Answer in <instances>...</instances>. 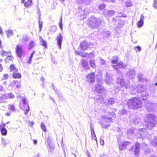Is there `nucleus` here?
Instances as JSON below:
<instances>
[{
    "label": "nucleus",
    "mask_w": 157,
    "mask_h": 157,
    "mask_svg": "<svg viewBox=\"0 0 157 157\" xmlns=\"http://www.w3.org/2000/svg\"><path fill=\"white\" fill-rule=\"evenodd\" d=\"M155 116L152 114H148L145 119V125L147 128L151 129L155 127L156 124V121L155 119Z\"/></svg>",
    "instance_id": "obj_1"
},
{
    "label": "nucleus",
    "mask_w": 157,
    "mask_h": 157,
    "mask_svg": "<svg viewBox=\"0 0 157 157\" xmlns=\"http://www.w3.org/2000/svg\"><path fill=\"white\" fill-rule=\"evenodd\" d=\"M128 105L130 109H137L141 107L142 104L141 100L139 98H133L128 100Z\"/></svg>",
    "instance_id": "obj_2"
},
{
    "label": "nucleus",
    "mask_w": 157,
    "mask_h": 157,
    "mask_svg": "<svg viewBox=\"0 0 157 157\" xmlns=\"http://www.w3.org/2000/svg\"><path fill=\"white\" fill-rule=\"evenodd\" d=\"M95 91L98 93L100 96L96 97V98L97 100V101L98 103H101L104 101V97L102 95L105 92L104 88L103 87L102 83H99L98 82L97 84L95 86V88L94 89Z\"/></svg>",
    "instance_id": "obj_3"
},
{
    "label": "nucleus",
    "mask_w": 157,
    "mask_h": 157,
    "mask_svg": "<svg viewBox=\"0 0 157 157\" xmlns=\"http://www.w3.org/2000/svg\"><path fill=\"white\" fill-rule=\"evenodd\" d=\"M21 101L22 103H20V108L22 110H24L25 114L27 115L30 110L27 99L25 98L22 97Z\"/></svg>",
    "instance_id": "obj_4"
},
{
    "label": "nucleus",
    "mask_w": 157,
    "mask_h": 157,
    "mask_svg": "<svg viewBox=\"0 0 157 157\" xmlns=\"http://www.w3.org/2000/svg\"><path fill=\"white\" fill-rule=\"evenodd\" d=\"M89 26L93 28H95L99 26L101 24V21L99 18L91 17L88 21Z\"/></svg>",
    "instance_id": "obj_5"
},
{
    "label": "nucleus",
    "mask_w": 157,
    "mask_h": 157,
    "mask_svg": "<svg viewBox=\"0 0 157 157\" xmlns=\"http://www.w3.org/2000/svg\"><path fill=\"white\" fill-rule=\"evenodd\" d=\"M101 122L102 127L106 128L110 125L112 121L111 118L105 116H102L101 117Z\"/></svg>",
    "instance_id": "obj_6"
},
{
    "label": "nucleus",
    "mask_w": 157,
    "mask_h": 157,
    "mask_svg": "<svg viewBox=\"0 0 157 157\" xmlns=\"http://www.w3.org/2000/svg\"><path fill=\"white\" fill-rule=\"evenodd\" d=\"M136 135L139 138L142 139L146 138L147 136L146 129L145 128H140Z\"/></svg>",
    "instance_id": "obj_7"
},
{
    "label": "nucleus",
    "mask_w": 157,
    "mask_h": 157,
    "mask_svg": "<svg viewBox=\"0 0 157 157\" xmlns=\"http://www.w3.org/2000/svg\"><path fill=\"white\" fill-rule=\"evenodd\" d=\"M130 142L128 141H124L120 140L118 141V147L120 150H122L125 148L127 145L129 144Z\"/></svg>",
    "instance_id": "obj_8"
},
{
    "label": "nucleus",
    "mask_w": 157,
    "mask_h": 157,
    "mask_svg": "<svg viewBox=\"0 0 157 157\" xmlns=\"http://www.w3.org/2000/svg\"><path fill=\"white\" fill-rule=\"evenodd\" d=\"M16 51L17 56L19 57H21L23 53V52L22 50V46L21 45H17L16 47Z\"/></svg>",
    "instance_id": "obj_9"
},
{
    "label": "nucleus",
    "mask_w": 157,
    "mask_h": 157,
    "mask_svg": "<svg viewBox=\"0 0 157 157\" xmlns=\"http://www.w3.org/2000/svg\"><path fill=\"white\" fill-rule=\"evenodd\" d=\"M94 74L93 72L88 74L86 77V80L89 82L93 83L95 80Z\"/></svg>",
    "instance_id": "obj_10"
},
{
    "label": "nucleus",
    "mask_w": 157,
    "mask_h": 157,
    "mask_svg": "<svg viewBox=\"0 0 157 157\" xmlns=\"http://www.w3.org/2000/svg\"><path fill=\"white\" fill-rule=\"evenodd\" d=\"M113 68L116 69L118 70L120 68L123 69L125 68L126 67L125 64H123L121 62H120L116 65H113L112 66Z\"/></svg>",
    "instance_id": "obj_11"
},
{
    "label": "nucleus",
    "mask_w": 157,
    "mask_h": 157,
    "mask_svg": "<svg viewBox=\"0 0 157 157\" xmlns=\"http://www.w3.org/2000/svg\"><path fill=\"white\" fill-rule=\"evenodd\" d=\"M56 40L57 41V45L59 46V48L61 49V45L63 40V37L60 33L58 35L56 38Z\"/></svg>",
    "instance_id": "obj_12"
},
{
    "label": "nucleus",
    "mask_w": 157,
    "mask_h": 157,
    "mask_svg": "<svg viewBox=\"0 0 157 157\" xmlns=\"http://www.w3.org/2000/svg\"><path fill=\"white\" fill-rule=\"evenodd\" d=\"M80 48L82 52L86 50L89 47V43L86 42H83L80 44Z\"/></svg>",
    "instance_id": "obj_13"
},
{
    "label": "nucleus",
    "mask_w": 157,
    "mask_h": 157,
    "mask_svg": "<svg viewBox=\"0 0 157 157\" xmlns=\"http://www.w3.org/2000/svg\"><path fill=\"white\" fill-rule=\"evenodd\" d=\"M21 3H24V6L26 8L30 6L32 4V0H22Z\"/></svg>",
    "instance_id": "obj_14"
},
{
    "label": "nucleus",
    "mask_w": 157,
    "mask_h": 157,
    "mask_svg": "<svg viewBox=\"0 0 157 157\" xmlns=\"http://www.w3.org/2000/svg\"><path fill=\"white\" fill-rule=\"evenodd\" d=\"M144 18V17L143 15L141 14V15L140 21H139L136 24L138 28H140L143 26Z\"/></svg>",
    "instance_id": "obj_15"
},
{
    "label": "nucleus",
    "mask_w": 157,
    "mask_h": 157,
    "mask_svg": "<svg viewBox=\"0 0 157 157\" xmlns=\"http://www.w3.org/2000/svg\"><path fill=\"white\" fill-rule=\"evenodd\" d=\"M140 150V144L138 142L136 143L135 145L134 149V154L136 156H138L139 154Z\"/></svg>",
    "instance_id": "obj_16"
},
{
    "label": "nucleus",
    "mask_w": 157,
    "mask_h": 157,
    "mask_svg": "<svg viewBox=\"0 0 157 157\" xmlns=\"http://www.w3.org/2000/svg\"><path fill=\"white\" fill-rule=\"evenodd\" d=\"M9 86H12L13 87H15L17 88H19L21 87V84L20 82H17L16 80H13V82L10 83Z\"/></svg>",
    "instance_id": "obj_17"
},
{
    "label": "nucleus",
    "mask_w": 157,
    "mask_h": 157,
    "mask_svg": "<svg viewBox=\"0 0 157 157\" xmlns=\"http://www.w3.org/2000/svg\"><path fill=\"white\" fill-rule=\"evenodd\" d=\"M140 89H142V87H139L137 88L136 89L135 88H132V87H130V89L131 90L130 93L132 94H136V91H138L139 92H141L142 91V90H140Z\"/></svg>",
    "instance_id": "obj_18"
},
{
    "label": "nucleus",
    "mask_w": 157,
    "mask_h": 157,
    "mask_svg": "<svg viewBox=\"0 0 157 157\" xmlns=\"http://www.w3.org/2000/svg\"><path fill=\"white\" fill-rule=\"evenodd\" d=\"M146 106L147 109H150L155 108L157 105L156 104L154 103L149 102L146 104Z\"/></svg>",
    "instance_id": "obj_19"
},
{
    "label": "nucleus",
    "mask_w": 157,
    "mask_h": 157,
    "mask_svg": "<svg viewBox=\"0 0 157 157\" xmlns=\"http://www.w3.org/2000/svg\"><path fill=\"white\" fill-rule=\"evenodd\" d=\"M97 82L99 83H101L102 82V72L101 71L98 72L97 75Z\"/></svg>",
    "instance_id": "obj_20"
},
{
    "label": "nucleus",
    "mask_w": 157,
    "mask_h": 157,
    "mask_svg": "<svg viewBox=\"0 0 157 157\" xmlns=\"http://www.w3.org/2000/svg\"><path fill=\"white\" fill-rule=\"evenodd\" d=\"M2 144L3 147H5L7 144H9L10 142V140H6L4 138H2Z\"/></svg>",
    "instance_id": "obj_21"
},
{
    "label": "nucleus",
    "mask_w": 157,
    "mask_h": 157,
    "mask_svg": "<svg viewBox=\"0 0 157 157\" xmlns=\"http://www.w3.org/2000/svg\"><path fill=\"white\" fill-rule=\"evenodd\" d=\"M40 43L42 45L45 47L47 48V42L44 40L41 37H40Z\"/></svg>",
    "instance_id": "obj_22"
},
{
    "label": "nucleus",
    "mask_w": 157,
    "mask_h": 157,
    "mask_svg": "<svg viewBox=\"0 0 157 157\" xmlns=\"http://www.w3.org/2000/svg\"><path fill=\"white\" fill-rule=\"evenodd\" d=\"M112 81L111 77H110L109 75L107 73L106 74V77L105 79V81L107 83H111Z\"/></svg>",
    "instance_id": "obj_23"
},
{
    "label": "nucleus",
    "mask_w": 157,
    "mask_h": 157,
    "mask_svg": "<svg viewBox=\"0 0 157 157\" xmlns=\"http://www.w3.org/2000/svg\"><path fill=\"white\" fill-rule=\"evenodd\" d=\"M120 85L121 86H124L126 88H128V86L130 84L129 82H128V83L127 84L125 83V82H124L123 79H120Z\"/></svg>",
    "instance_id": "obj_24"
},
{
    "label": "nucleus",
    "mask_w": 157,
    "mask_h": 157,
    "mask_svg": "<svg viewBox=\"0 0 157 157\" xmlns=\"http://www.w3.org/2000/svg\"><path fill=\"white\" fill-rule=\"evenodd\" d=\"M82 65L86 70H88L89 69V66L87 62L84 60H82Z\"/></svg>",
    "instance_id": "obj_25"
},
{
    "label": "nucleus",
    "mask_w": 157,
    "mask_h": 157,
    "mask_svg": "<svg viewBox=\"0 0 157 157\" xmlns=\"http://www.w3.org/2000/svg\"><path fill=\"white\" fill-rule=\"evenodd\" d=\"M7 99L6 94L2 95L0 98V103H2L5 102Z\"/></svg>",
    "instance_id": "obj_26"
},
{
    "label": "nucleus",
    "mask_w": 157,
    "mask_h": 157,
    "mask_svg": "<svg viewBox=\"0 0 157 157\" xmlns=\"http://www.w3.org/2000/svg\"><path fill=\"white\" fill-rule=\"evenodd\" d=\"M28 37L26 35H24L22 37L21 40V41L23 43H25L28 41Z\"/></svg>",
    "instance_id": "obj_27"
},
{
    "label": "nucleus",
    "mask_w": 157,
    "mask_h": 157,
    "mask_svg": "<svg viewBox=\"0 0 157 157\" xmlns=\"http://www.w3.org/2000/svg\"><path fill=\"white\" fill-rule=\"evenodd\" d=\"M13 76L14 78H19L21 77V75L20 73L17 72V71H15L13 73Z\"/></svg>",
    "instance_id": "obj_28"
},
{
    "label": "nucleus",
    "mask_w": 157,
    "mask_h": 157,
    "mask_svg": "<svg viewBox=\"0 0 157 157\" xmlns=\"http://www.w3.org/2000/svg\"><path fill=\"white\" fill-rule=\"evenodd\" d=\"M151 144L154 146H157V138L154 137L151 141Z\"/></svg>",
    "instance_id": "obj_29"
},
{
    "label": "nucleus",
    "mask_w": 157,
    "mask_h": 157,
    "mask_svg": "<svg viewBox=\"0 0 157 157\" xmlns=\"http://www.w3.org/2000/svg\"><path fill=\"white\" fill-rule=\"evenodd\" d=\"M48 148L50 151H53L54 148V146L53 144L52 143H49L48 144Z\"/></svg>",
    "instance_id": "obj_30"
},
{
    "label": "nucleus",
    "mask_w": 157,
    "mask_h": 157,
    "mask_svg": "<svg viewBox=\"0 0 157 157\" xmlns=\"http://www.w3.org/2000/svg\"><path fill=\"white\" fill-rule=\"evenodd\" d=\"M114 13V12L112 10L109 11L107 12L105 11L104 12V14L106 16H110L113 14Z\"/></svg>",
    "instance_id": "obj_31"
},
{
    "label": "nucleus",
    "mask_w": 157,
    "mask_h": 157,
    "mask_svg": "<svg viewBox=\"0 0 157 157\" xmlns=\"http://www.w3.org/2000/svg\"><path fill=\"white\" fill-rule=\"evenodd\" d=\"M35 45V43L33 41H30L29 43V46L28 47V49L29 50H31L32 48H33L34 47V46Z\"/></svg>",
    "instance_id": "obj_32"
},
{
    "label": "nucleus",
    "mask_w": 157,
    "mask_h": 157,
    "mask_svg": "<svg viewBox=\"0 0 157 157\" xmlns=\"http://www.w3.org/2000/svg\"><path fill=\"white\" fill-rule=\"evenodd\" d=\"M131 121L135 125H136L138 124L140 121V120L137 117H135V118L132 120Z\"/></svg>",
    "instance_id": "obj_33"
},
{
    "label": "nucleus",
    "mask_w": 157,
    "mask_h": 157,
    "mask_svg": "<svg viewBox=\"0 0 157 157\" xmlns=\"http://www.w3.org/2000/svg\"><path fill=\"white\" fill-rule=\"evenodd\" d=\"M75 53L76 54L80 55L82 57H88V54H82L81 52H79L78 51H75Z\"/></svg>",
    "instance_id": "obj_34"
},
{
    "label": "nucleus",
    "mask_w": 157,
    "mask_h": 157,
    "mask_svg": "<svg viewBox=\"0 0 157 157\" xmlns=\"http://www.w3.org/2000/svg\"><path fill=\"white\" fill-rule=\"evenodd\" d=\"M6 33L8 37L9 38L13 35V31L11 29H9L7 32Z\"/></svg>",
    "instance_id": "obj_35"
},
{
    "label": "nucleus",
    "mask_w": 157,
    "mask_h": 157,
    "mask_svg": "<svg viewBox=\"0 0 157 157\" xmlns=\"http://www.w3.org/2000/svg\"><path fill=\"white\" fill-rule=\"evenodd\" d=\"M134 130L132 129H129L127 131V135L128 136L130 137L133 136L134 134Z\"/></svg>",
    "instance_id": "obj_36"
},
{
    "label": "nucleus",
    "mask_w": 157,
    "mask_h": 157,
    "mask_svg": "<svg viewBox=\"0 0 157 157\" xmlns=\"http://www.w3.org/2000/svg\"><path fill=\"white\" fill-rule=\"evenodd\" d=\"M10 71L14 73L15 71H17L18 70L13 65H11L10 67Z\"/></svg>",
    "instance_id": "obj_37"
},
{
    "label": "nucleus",
    "mask_w": 157,
    "mask_h": 157,
    "mask_svg": "<svg viewBox=\"0 0 157 157\" xmlns=\"http://www.w3.org/2000/svg\"><path fill=\"white\" fill-rule=\"evenodd\" d=\"M118 61V58L117 56L113 57V59L112 61V63L113 64H115L117 63Z\"/></svg>",
    "instance_id": "obj_38"
},
{
    "label": "nucleus",
    "mask_w": 157,
    "mask_h": 157,
    "mask_svg": "<svg viewBox=\"0 0 157 157\" xmlns=\"http://www.w3.org/2000/svg\"><path fill=\"white\" fill-rule=\"evenodd\" d=\"M90 65L91 67L94 68L96 67V65L95 63V61L94 60L90 59Z\"/></svg>",
    "instance_id": "obj_39"
},
{
    "label": "nucleus",
    "mask_w": 157,
    "mask_h": 157,
    "mask_svg": "<svg viewBox=\"0 0 157 157\" xmlns=\"http://www.w3.org/2000/svg\"><path fill=\"white\" fill-rule=\"evenodd\" d=\"M6 95L7 99L8 98H13L15 97L14 94L12 93H8Z\"/></svg>",
    "instance_id": "obj_40"
},
{
    "label": "nucleus",
    "mask_w": 157,
    "mask_h": 157,
    "mask_svg": "<svg viewBox=\"0 0 157 157\" xmlns=\"http://www.w3.org/2000/svg\"><path fill=\"white\" fill-rule=\"evenodd\" d=\"M8 108L9 110L12 111H14L15 109L14 105H9L8 106Z\"/></svg>",
    "instance_id": "obj_41"
},
{
    "label": "nucleus",
    "mask_w": 157,
    "mask_h": 157,
    "mask_svg": "<svg viewBox=\"0 0 157 157\" xmlns=\"http://www.w3.org/2000/svg\"><path fill=\"white\" fill-rule=\"evenodd\" d=\"M35 51L33 52L30 55V56L29 57L28 60L27 62L28 63H30L31 62L32 59L33 57V55L35 54Z\"/></svg>",
    "instance_id": "obj_42"
},
{
    "label": "nucleus",
    "mask_w": 157,
    "mask_h": 157,
    "mask_svg": "<svg viewBox=\"0 0 157 157\" xmlns=\"http://www.w3.org/2000/svg\"><path fill=\"white\" fill-rule=\"evenodd\" d=\"M1 132L2 135L3 136H6L7 134V130L5 128L4 129L1 130L0 131Z\"/></svg>",
    "instance_id": "obj_43"
},
{
    "label": "nucleus",
    "mask_w": 157,
    "mask_h": 157,
    "mask_svg": "<svg viewBox=\"0 0 157 157\" xmlns=\"http://www.w3.org/2000/svg\"><path fill=\"white\" fill-rule=\"evenodd\" d=\"M41 129L44 132L46 131L47 129L44 123H42L41 124Z\"/></svg>",
    "instance_id": "obj_44"
},
{
    "label": "nucleus",
    "mask_w": 157,
    "mask_h": 157,
    "mask_svg": "<svg viewBox=\"0 0 157 157\" xmlns=\"http://www.w3.org/2000/svg\"><path fill=\"white\" fill-rule=\"evenodd\" d=\"M108 101V104H112L114 103L115 100L114 98H110L109 99Z\"/></svg>",
    "instance_id": "obj_45"
},
{
    "label": "nucleus",
    "mask_w": 157,
    "mask_h": 157,
    "mask_svg": "<svg viewBox=\"0 0 157 157\" xmlns=\"http://www.w3.org/2000/svg\"><path fill=\"white\" fill-rule=\"evenodd\" d=\"M92 138L97 141V138L94 132V130L91 132Z\"/></svg>",
    "instance_id": "obj_46"
},
{
    "label": "nucleus",
    "mask_w": 157,
    "mask_h": 157,
    "mask_svg": "<svg viewBox=\"0 0 157 157\" xmlns=\"http://www.w3.org/2000/svg\"><path fill=\"white\" fill-rule=\"evenodd\" d=\"M43 22L42 21H40L39 19V25L40 29V31L42 29Z\"/></svg>",
    "instance_id": "obj_47"
},
{
    "label": "nucleus",
    "mask_w": 157,
    "mask_h": 157,
    "mask_svg": "<svg viewBox=\"0 0 157 157\" xmlns=\"http://www.w3.org/2000/svg\"><path fill=\"white\" fill-rule=\"evenodd\" d=\"M5 124L4 123H2L0 125V131L5 129Z\"/></svg>",
    "instance_id": "obj_48"
},
{
    "label": "nucleus",
    "mask_w": 157,
    "mask_h": 157,
    "mask_svg": "<svg viewBox=\"0 0 157 157\" xmlns=\"http://www.w3.org/2000/svg\"><path fill=\"white\" fill-rule=\"evenodd\" d=\"M0 53L2 56H6L8 54L7 52L3 50L1 51Z\"/></svg>",
    "instance_id": "obj_49"
},
{
    "label": "nucleus",
    "mask_w": 157,
    "mask_h": 157,
    "mask_svg": "<svg viewBox=\"0 0 157 157\" xmlns=\"http://www.w3.org/2000/svg\"><path fill=\"white\" fill-rule=\"evenodd\" d=\"M126 110L124 109H123L120 111L119 114L120 115H122L123 114H125L126 113Z\"/></svg>",
    "instance_id": "obj_50"
},
{
    "label": "nucleus",
    "mask_w": 157,
    "mask_h": 157,
    "mask_svg": "<svg viewBox=\"0 0 157 157\" xmlns=\"http://www.w3.org/2000/svg\"><path fill=\"white\" fill-rule=\"evenodd\" d=\"M126 6L127 7H128L132 6V3L130 1H127L125 2Z\"/></svg>",
    "instance_id": "obj_51"
},
{
    "label": "nucleus",
    "mask_w": 157,
    "mask_h": 157,
    "mask_svg": "<svg viewBox=\"0 0 157 157\" xmlns=\"http://www.w3.org/2000/svg\"><path fill=\"white\" fill-rule=\"evenodd\" d=\"M105 5L104 4H102L99 5V8L100 10H103L105 8Z\"/></svg>",
    "instance_id": "obj_52"
},
{
    "label": "nucleus",
    "mask_w": 157,
    "mask_h": 157,
    "mask_svg": "<svg viewBox=\"0 0 157 157\" xmlns=\"http://www.w3.org/2000/svg\"><path fill=\"white\" fill-rule=\"evenodd\" d=\"M153 6L155 8H157V0H154Z\"/></svg>",
    "instance_id": "obj_53"
},
{
    "label": "nucleus",
    "mask_w": 157,
    "mask_h": 157,
    "mask_svg": "<svg viewBox=\"0 0 157 157\" xmlns=\"http://www.w3.org/2000/svg\"><path fill=\"white\" fill-rule=\"evenodd\" d=\"M100 64L101 65H105V61L101 59H100Z\"/></svg>",
    "instance_id": "obj_54"
},
{
    "label": "nucleus",
    "mask_w": 157,
    "mask_h": 157,
    "mask_svg": "<svg viewBox=\"0 0 157 157\" xmlns=\"http://www.w3.org/2000/svg\"><path fill=\"white\" fill-rule=\"evenodd\" d=\"M148 95V94L146 93L145 91H143L142 93V97H146Z\"/></svg>",
    "instance_id": "obj_55"
},
{
    "label": "nucleus",
    "mask_w": 157,
    "mask_h": 157,
    "mask_svg": "<svg viewBox=\"0 0 157 157\" xmlns=\"http://www.w3.org/2000/svg\"><path fill=\"white\" fill-rule=\"evenodd\" d=\"M59 26L61 30H62L63 27L62 25V17L61 16L60 21L59 23Z\"/></svg>",
    "instance_id": "obj_56"
},
{
    "label": "nucleus",
    "mask_w": 157,
    "mask_h": 157,
    "mask_svg": "<svg viewBox=\"0 0 157 157\" xmlns=\"http://www.w3.org/2000/svg\"><path fill=\"white\" fill-rule=\"evenodd\" d=\"M134 49L136 52H137L138 51H140L141 50V48H140V47H139V46H136V47H135L134 48Z\"/></svg>",
    "instance_id": "obj_57"
},
{
    "label": "nucleus",
    "mask_w": 157,
    "mask_h": 157,
    "mask_svg": "<svg viewBox=\"0 0 157 157\" xmlns=\"http://www.w3.org/2000/svg\"><path fill=\"white\" fill-rule=\"evenodd\" d=\"M2 62V59H0V72L2 71L3 70V68L1 63Z\"/></svg>",
    "instance_id": "obj_58"
},
{
    "label": "nucleus",
    "mask_w": 157,
    "mask_h": 157,
    "mask_svg": "<svg viewBox=\"0 0 157 157\" xmlns=\"http://www.w3.org/2000/svg\"><path fill=\"white\" fill-rule=\"evenodd\" d=\"M151 151L148 148L146 149L144 151V153L146 154H149Z\"/></svg>",
    "instance_id": "obj_59"
},
{
    "label": "nucleus",
    "mask_w": 157,
    "mask_h": 157,
    "mask_svg": "<svg viewBox=\"0 0 157 157\" xmlns=\"http://www.w3.org/2000/svg\"><path fill=\"white\" fill-rule=\"evenodd\" d=\"M8 75L7 74H5L3 75V76L2 78L3 79H6L8 78Z\"/></svg>",
    "instance_id": "obj_60"
},
{
    "label": "nucleus",
    "mask_w": 157,
    "mask_h": 157,
    "mask_svg": "<svg viewBox=\"0 0 157 157\" xmlns=\"http://www.w3.org/2000/svg\"><path fill=\"white\" fill-rule=\"evenodd\" d=\"M111 34V33L109 31H107L105 33V35L107 36H109Z\"/></svg>",
    "instance_id": "obj_61"
},
{
    "label": "nucleus",
    "mask_w": 157,
    "mask_h": 157,
    "mask_svg": "<svg viewBox=\"0 0 157 157\" xmlns=\"http://www.w3.org/2000/svg\"><path fill=\"white\" fill-rule=\"evenodd\" d=\"M6 115L7 116H10L11 115V113L10 112H7L6 113Z\"/></svg>",
    "instance_id": "obj_62"
},
{
    "label": "nucleus",
    "mask_w": 157,
    "mask_h": 157,
    "mask_svg": "<svg viewBox=\"0 0 157 157\" xmlns=\"http://www.w3.org/2000/svg\"><path fill=\"white\" fill-rule=\"evenodd\" d=\"M100 143L101 145H103L104 144V141L103 140H101L100 141Z\"/></svg>",
    "instance_id": "obj_63"
},
{
    "label": "nucleus",
    "mask_w": 157,
    "mask_h": 157,
    "mask_svg": "<svg viewBox=\"0 0 157 157\" xmlns=\"http://www.w3.org/2000/svg\"><path fill=\"white\" fill-rule=\"evenodd\" d=\"M135 74V72L134 71H130L129 72L130 74H133V75Z\"/></svg>",
    "instance_id": "obj_64"
}]
</instances>
